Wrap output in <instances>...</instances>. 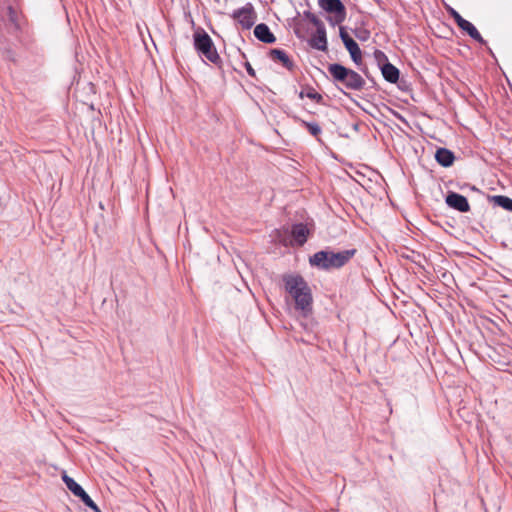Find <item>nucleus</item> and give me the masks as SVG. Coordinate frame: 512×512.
<instances>
[{
    "label": "nucleus",
    "instance_id": "6",
    "mask_svg": "<svg viewBox=\"0 0 512 512\" xmlns=\"http://www.w3.org/2000/svg\"><path fill=\"white\" fill-rule=\"evenodd\" d=\"M3 21L7 31L13 35L18 36V33H22L25 30L26 20L24 15L13 6L7 7Z\"/></svg>",
    "mask_w": 512,
    "mask_h": 512
},
{
    "label": "nucleus",
    "instance_id": "27",
    "mask_svg": "<svg viewBox=\"0 0 512 512\" xmlns=\"http://www.w3.org/2000/svg\"><path fill=\"white\" fill-rule=\"evenodd\" d=\"M362 71L364 72V74L368 77V72L366 70H363Z\"/></svg>",
    "mask_w": 512,
    "mask_h": 512
},
{
    "label": "nucleus",
    "instance_id": "18",
    "mask_svg": "<svg viewBox=\"0 0 512 512\" xmlns=\"http://www.w3.org/2000/svg\"><path fill=\"white\" fill-rule=\"evenodd\" d=\"M493 201L496 205L503 209L512 212V199L504 195L493 196Z\"/></svg>",
    "mask_w": 512,
    "mask_h": 512
},
{
    "label": "nucleus",
    "instance_id": "17",
    "mask_svg": "<svg viewBox=\"0 0 512 512\" xmlns=\"http://www.w3.org/2000/svg\"><path fill=\"white\" fill-rule=\"evenodd\" d=\"M435 159L442 167H450L455 160L454 153L447 148H438L435 152Z\"/></svg>",
    "mask_w": 512,
    "mask_h": 512
},
{
    "label": "nucleus",
    "instance_id": "19",
    "mask_svg": "<svg viewBox=\"0 0 512 512\" xmlns=\"http://www.w3.org/2000/svg\"><path fill=\"white\" fill-rule=\"evenodd\" d=\"M301 126L306 128L308 132L314 136L318 137L321 134V127L316 122H307L305 120H300Z\"/></svg>",
    "mask_w": 512,
    "mask_h": 512
},
{
    "label": "nucleus",
    "instance_id": "23",
    "mask_svg": "<svg viewBox=\"0 0 512 512\" xmlns=\"http://www.w3.org/2000/svg\"><path fill=\"white\" fill-rule=\"evenodd\" d=\"M355 36L361 41H366L370 37V32L366 29L355 31Z\"/></svg>",
    "mask_w": 512,
    "mask_h": 512
},
{
    "label": "nucleus",
    "instance_id": "5",
    "mask_svg": "<svg viewBox=\"0 0 512 512\" xmlns=\"http://www.w3.org/2000/svg\"><path fill=\"white\" fill-rule=\"evenodd\" d=\"M318 5L328 14L326 20L330 25H340L345 21L347 12L341 0H318Z\"/></svg>",
    "mask_w": 512,
    "mask_h": 512
},
{
    "label": "nucleus",
    "instance_id": "24",
    "mask_svg": "<svg viewBox=\"0 0 512 512\" xmlns=\"http://www.w3.org/2000/svg\"><path fill=\"white\" fill-rule=\"evenodd\" d=\"M244 66L249 76L256 77V72L248 61L244 63Z\"/></svg>",
    "mask_w": 512,
    "mask_h": 512
},
{
    "label": "nucleus",
    "instance_id": "3",
    "mask_svg": "<svg viewBox=\"0 0 512 512\" xmlns=\"http://www.w3.org/2000/svg\"><path fill=\"white\" fill-rule=\"evenodd\" d=\"M327 69L333 80L343 85L346 89L360 91L366 84L364 78L359 73L342 64L332 63L328 65Z\"/></svg>",
    "mask_w": 512,
    "mask_h": 512
},
{
    "label": "nucleus",
    "instance_id": "15",
    "mask_svg": "<svg viewBox=\"0 0 512 512\" xmlns=\"http://www.w3.org/2000/svg\"><path fill=\"white\" fill-rule=\"evenodd\" d=\"M254 36L265 44H273L276 42L275 35L271 32L269 26L265 23L257 24L254 28Z\"/></svg>",
    "mask_w": 512,
    "mask_h": 512
},
{
    "label": "nucleus",
    "instance_id": "20",
    "mask_svg": "<svg viewBox=\"0 0 512 512\" xmlns=\"http://www.w3.org/2000/svg\"><path fill=\"white\" fill-rule=\"evenodd\" d=\"M306 97L315 101L316 103H321L323 101L322 95L311 86L306 87Z\"/></svg>",
    "mask_w": 512,
    "mask_h": 512
},
{
    "label": "nucleus",
    "instance_id": "1",
    "mask_svg": "<svg viewBox=\"0 0 512 512\" xmlns=\"http://www.w3.org/2000/svg\"><path fill=\"white\" fill-rule=\"evenodd\" d=\"M285 291L294 299L296 310H300L303 316L312 312L313 297L308 283L301 275H284Z\"/></svg>",
    "mask_w": 512,
    "mask_h": 512
},
{
    "label": "nucleus",
    "instance_id": "25",
    "mask_svg": "<svg viewBox=\"0 0 512 512\" xmlns=\"http://www.w3.org/2000/svg\"><path fill=\"white\" fill-rule=\"evenodd\" d=\"M397 117H398V118H399V120H400V121H402V122H403V123H404L408 128L412 129V127L410 126V124L408 123V121H407L404 117H402V116H400V115H397Z\"/></svg>",
    "mask_w": 512,
    "mask_h": 512
},
{
    "label": "nucleus",
    "instance_id": "21",
    "mask_svg": "<svg viewBox=\"0 0 512 512\" xmlns=\"http://www.w3.org/2000/svg\"><path fill=\"white\" fill-rule=\"evenodd\" d=\"M304 17L309 20L316 27V29L325 26L324 23L310 11H305Z\"/></svg>",
    "mask_w": 512,
    "mask_h": 512
},
{
    "label": "nucleus",
    "instance_id": "9",
    "mask_svg": "<svg viewBox=\"0 0 512 512\" xmlns=\"http://www.w3.org/2000/svg\"><path fill=\"white\" fill-rule=\"evenodd\" d=\"M66 487L81 501L85 504V506L89 507L95 512H100L99 507L96 503L91 499V497L86 493V491L82 488L80 484H78L73 478L69 477L67 474L62 476Z\"/></svg>",
    "mask_w": 512,
    "mask_h": 512
},
{
    "label": "nucleus",
    "instance_id": "2",
    "mask_svg": "<svg viewBox=\"0 0 512 512\" xmlns=\"http://www.w3.org/2000/svg\"><path fill=\"white\" fill-rule=\"evenodd\" d=\"M356 249L340 252L321 250L310 256L309 263L321 270L338 269L343 267L355 255Z\"/></svg>",
    "mask_w": 512,
    "mask_h": 512
},
{
    "label": "nucleus",
    "instance_id": "11",
    "mask_svg": "<svg viewBox=\"0 0 512 512\" xmlns=\"http://www.w3.org/2000/svg\"><path fill=\"white\" fill-rule=\"evenodd\" d=\"M450 15L453 17L459 28L463 31H465L473 40L480 44H486V41L483 39L479 31L476 29V27L469 22L468 20L464 19L456 10L451 9Z\"/></svg>",
    "mask_w": 512,
    "mask_h": 512
},
{
    "label": "nucleus",
    "instance_id": "8",
    "mask_svg": "<svg viewBox=\"0 0 512 512\" xmlns=\"http://www.w3.org/2000/svg\"><path fill=\"white\" fill-rule=\"evenodd\" d=\"M231 17L237 21L242 29L249 30L255 24L257 14L253 5L251 3H247L245 6L234 10Z\"/></svg>",
    "mask_w": 512,
    "mask_h": 512
},
{
    "label": "nucleus",
    "instance_id": "7",
    "mask_svg": "<svg viewBox=\"0 0 512 512\" xmlns=\"http://www.w3.org/2000/svg\"><path fill=\"white\" fill-rule=\"evenodd\" d=\"M374 59L384 79L390 83H396L399 79L400 72L398 68L389 62L387 55L377 49L374 51Z\"/></svg>",
    "mask_w": 512,
    "mask_h": 512
},
{
    "label": "nucleus",
    "instance_id": "4",
    "mask_svg": "<svg viewBox=\"0 0 512 512\" xmlns=\"http://www.w3.org/2000/svg\"><path fill=\"white\" fill-rule=\"evenodd\" d=\"M193 45L196 52L205 57L214 65L221 67L222 59L217 52L212 38L201 27H198L193 34Z\"/></svg>",
    "mask_w": 512,
    "mask_h": 512
},
{
    "label": "nucleus",
    "instance_id": "12",
    "mask_svg": "<svg viewBox=\"0 0 512 512\" xmlns=\"http://www.w3.org/2000/svg\"><path fill=\"white\" fill-rule=\"evenodd\" d=\"M311 48L326 52L328 50L327 35L325 26L316 29V32L308 40Z\"/></svg>",
    "mask_w": 512,
    "mask_h": 512
},
{
    "label": "nucleus",
    "instance_id": "22",
    "mask_svg": "<svg viewBox=\"0 0 512 512\" xmlns=\"http://www.w3.org/2000/svg\"><path fill=\"white\" fill-rule=\"evenodd\" d=\"M2 57L3 59L7 60V61H11V62H16V52L10 48V47H5L2 49Z\"/></svg>",
    "mask_w": 512,
    "mask_h": 512
},
{
    "label": "nucleus",
    "instance_id": "13",
    "mask_svg": "<svg viewBox=\"0 0 512 512\" xmlns=\"http://www.w3.org/2000/svg\"><path fill=\"white\" fill-rule=\"evenodd\" d=\"M446 204L459 212H468L470 210L467 198L456 192H449L447 194Z\"/></svg>",
    "mask_w": 512,
    "mask_h": 512
},
{
    "label": "nucleus",
    "instance_id": "26",
    "mask_svg": "<svg viewBox=\"0 0 512 512\" xmlns=\"http://www.w3.org/2000/svg\"><path fill=\"white\" fill-rule=\"evenodd\" d=\"M304 97H306V91H303V90H302V91H300V93H299V98H300V99H303Z\"/></svg>",
    "mask_w": 512,
    "mask_h": 512
},
{
    "label": "nucleus",
    "instance_id": "16",
    "mask_svg": "<svg viewBox=\"0 0 512 512\" xmlns=\"http://www.w3.org/2000/svg\"><path fill=\"white\" fill-rule=\"evenodd\" d=\"M308 234L309 230L303 223H297L291 227V236L298 246H302L306 243Z\"/></svg>",
    "mask_w": 512,
    "mask_h": 512
},
{
    "label": "nucleus",
    "instance_id": "14",
    "mask_svg": "<svg viewBox=\"0 0 512 512\" xmlns=\"http://www.w3.org/2000/svg\"><path fill=\"white\" fill-rule=\"evenodd\" d=\"M269 57L274 62H280L289 71L295 69V63L283 49L274 48L269 51Z\"/></svg>",
    "mask_w": 512,
    "mask_h": 512
},
{
    "label": "nucleus",
    "instance_id": "10",
    "mask_svg": "<svg viewBox=\"0 0 512 512\" xmlns=\"http://www.w3.org/2000/svg\"><path fill=\"white\" fill-rule=\"evenodd\" d=\"M339 36L349 52L352 61L357 65L360 66L362 63V51L359 47V45L356 43V41L348 34L346 29L344 27H340L339 29Z\"/></svg>",
    "mask_w": 512,
    "mask_h": 512
}]
</instances>
